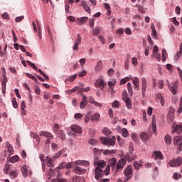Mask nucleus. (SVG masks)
Instances as JSON below:
<instances>
[{
    "mask_svg": "<svg viewBox=\"0 0 182 182\" xmlns=\"http://www.w3.org/2000/svg\"><path fill=\"white\" fill-rule=\"evenodd\" d=\"M116 163H117V161L115 158L109 160L108 165L105 171V176H109L110 173V167L112 171H115V173H117L119 170H123V168L126 166L127 161L126 159L124 158L119 159L117 164H116Z\"/></svg>",
    "mask_w": 182,
    "mask_h": 182,
    "instance_id": "f257e3e1",
    "label": "nucleus"
},
{
    "mask_svg": "<svg viewBox=\"0 0 182 182\" xmlns=\"http://www.w3.org/2000/svg\"><path fill=\"white\" fill-rule=\"evenodd\" d=\"M100 141L102 144L105 146H114L116 144V137L112 136V138L101 137Z\"/></svg>",
    "mask_w": 182,
    "mask_h": 182,
    "instance_id": "f03ea898",
    "label": "nucleus"
},
{
    "mask_svg": "<svg viewBox=\"0 0 182 182\" xmlns=\"http://www.w3.org/2000/svg\"><path fill=\"white\" fill-rule=\"evenodd\" d=\"M71 132H70V136H76V134H82V128L78 125L73 124L70 127Z\"/></svg>",
    "mask_w": 182,
    "mask_h": 182,
    "instance_id": "7ed1b4c3",
    "label": "nucleus"
},
{
    "mask_svg": "<svg viewBox=\"0 0 182 182\" xmlns=\"http://www.w3.org/2000/svg\"><path fill=\"white\" fill-rule=\"evenodd\" d=\"M168 164L171 167H180L182 164V157L178 156L176 159L171 160Z\"/></svg>",
    "mask_w": 182,
    "mask_h": 182,
    "instance_id": "20e7f679",
    "label": "nucleus"
},
{
    "mask_svg": "<svg viewBox=\"0 0 182 182\" xmlns=\"http://www.w3.org/2000/svg\"><path fill=\"white\" fill-rule=\"evenodd\" d=\"M40 136H42L43 137H46V144H49L52 139H53V135L46 131H41L40 132Z\"/></svg>",
    "mask_w": 182,
    "mask_h": 182,
    "instance_id": "39448f33",
    "label": "nucleus"
},
{
    "mask_svg": "<svg viewBox=\"0 0 182 182\" xmlns=\"http://www.w3.org/2000/svg\"><path fill=\"white\" fill-rule=\"evenodd\" d=\"M124 174L127 180H130L133 177V168L132 165L128 166L124 171Z\"/></svg>",
    "mask_w": 182,
    "mask_h": 182,
    "instance_id": "423d86ee",
    "label": "nucleus"
},
{
    "mask_svg": "<svg viewBox=\"0 0 182 182\" xmlns=\"http://www.w3.org/2000/svg\"><path fill=\"white\" fill-rule=\"evenodd\" d=\"M103 176H105V173H103V170L100 169L99 168H95V180L99 181V180H100V178H102V177H103Z\"/></svg>",
    "mask_w": 182,
    "mask_h": 182,
    "instance_id": "0eeeda50",
    "label": "nucleus"
},
{
    "mask_svg": "<svg viewBox=\"0 0 182 182\" xmlns=\"http://www.w3.org/2000/svg\"><path fill=\"white\" fill-rule=\"evenodd\" d=\"M95 86L96 87H100V90H104L105 87L107 86V84L102 79H98L95 82Z\"/></svg>",
    "mask_w": 182,
    "mask_h": 182,
    "instance_id": "6e6552de",
    "label": "nucleus"
},
{
    "mask_svg": "<svg viewBox=\"0 0 182 182\" xmlns=\"http://www.w3.org/2000/svg\"><path fill=\"white\" fill-rule=\"evenodd\" d=\"M147 89V80L145 77H142L141 79V92L142 95L144 96L146 95V90Z\"/></svg>",
    "mask_w": 182,
    "mask_h": 182,
    "instance_id": "1a4fd4ad",
    "label": "nucleus"
},
{
    "mask_svg": "<svg viewBox=\"0 0 182 182\" xmlns=\"http://www.w3.org/2000/svg\"><path fill=\"white\" fill-rule=\"evenodd\" d=\"M94 166H97V168H99L100 170H102V168H105V167H106V161H95Z\"/></svg>",
    "mask_w": 182,
    "mask_h": 182,
    "instance_id": "9d476101",
    "label": "nucleus"
},
{
    "mask_svg": "<svg viewBox=\"0 0 182 182\" xmlns=\"http://www.w3.org/2000/svg\"><path fill=\"white\" fill-rule=\"evenodd\" d=\"M166 85L167 86H168L169 90H171V93H173V95H176V93H177V86H171V85H170V82L168 81V80H166Z\"/></svg>",
    "mask_w": 182,
    "mask_h": 182,
    "instance_id": "9b49d317",
    "label": "nucleus"
},
{
    "mask_svg": "<svg viewBox=\"0 0 182 182\" xmlns=\"http://www.w3.org/2000/svg\"><path fill=\"white\" fill-rule=\"evenodd\" d=\"M74 171L75 173V174H85V173H86L87 170L85 169V168H82L79 166H76L75 168H74Z\"/></svg>",
    "mask_w": 182,
    "mask_h": 182,
    "instance_id": "f8f14e48",
    "label": "nucleus"
},
{
    "mask_svg": "<svg viewBox=\"0 0 182 182\" xmlns=\"http://www.w3.org/2000/svg\"><path fill=\"white\" fill-rule=\"evenodd\" d=\"M152 157L155 159V160H157V159L159 160H163V154H161L160 151H155L153 153Z\"/></svg>",
    "mask_w": 182,
    "mask_h": 182,
    "instance_id": "ddd939ff",
    "label": "nucleus"
},
{
    "mask_svg": "<svg viewBox=\"0 0 182 182\" xmlns=\"http://www.w3.org/2000/svg\"><path fill=\"white\" fill-rule=\"evenodd\" d=\"M82 6L85 9V12H87L88 14H90V7H89V4H87V2L86 1H81Z\"/></svg>",
    "mask_w": 182,
    "mask_h": 182,
    "instance_id": "4468645a",
    "label": "nucleus"
},
{
    "mask_svg": "<svg viewBox=\"0 0 182 182\" xmlns=\"http://www.w3.org/2000/svg\"><path fill=\"white\" fill-rule=\"evenodd\" d=\"M75 163V164H79L80 166H85V167H89L90 166V164L87 161L77 160Z\"/></svg>",
    "mask_w": 182,
    "mask_h": 182,
    "instance_id": "2eb2a0df",
    "label": "nucleus"
},
{
    "mask_svg": "<svg viewBox=\"0 0 182 182\" xmlns=\"http://www.w3.org/2000/svg\"><path fill=\"white\" fill-rule=\"evenodd\" d=\"M82 101L80 102V109H85V107H86V106L87 105V98L85 95H82Z\"/></svg>",
    "mask_w": 182,
    "mask_h": 182,
    "instance_id": "dca6fc26",
    "label": "nucleus"
},
{
    "mask_svg": "<svg viewBox=\"0 0 182 182\" xmlns=\"http://www.w3.org/2000/svg\"><path fill=\"white\" fill-rule=\"evenodd\" d=\"M173 132L178 134H182V125L177 124L175 127H173Z\"/></svg>",
    "mask_w": 182,
    "mask_h": 182,
    "instance_id": "f3484780",
    "label": "nucleus"
},
{
    "mask_svg": "<svg viewBox=\"0 0 182 182\" xmlns=\"http://www.w3.org/2000/svg\"><path fill=\"white\" fill-rule=\"evenodd\" d=\"M56 134L58 135V137H60L61 140H66V134H65L63 130H59L58 132H56Z\"/></svg>",
    "mask_w": 182,
    "mask_h": 182,
    "instance_id": "a211bd4d",
    "label": "nucleus"
},
{
    "mask_svg": "<svg viewBox=\"0 0 182 182\" xmlns=\"http://www.w3.org/2000/svg\"><path fill=\"white\" fill-rule=\"evenodd\" d=\"M4 79L1 80V86L3 88V90H6V82H8V79L6 78V75L5 73L3 75Z\"/></svg>",
    "mask_w": 182,
    "mask_h": 182,
    "instance_id": "6ab92c4d",
    "label": "nucleus"
},
{
    "mask_svg": "<svg viewBox=\"0 0 182 182\" xmlns=\"http://www.w3.org/2000/svg\"><path fill=\"white\" fill-rule=\"evenodd\" d=\"M87 17H82L80 18H77V23L78 25H83L84 23H86L87 22Z\"/></svg>",
    "mask_w": 182,
    "mask_h": 182,
    "instance_id": "aec40b11",
    "label": "nucleus"
},
{
    "mask_svg": "<svg viewBox=\"0 0 182 182\" xmlns=\"http://www.w3.org/2000/svg\"><path fill=\"white\" fill-rule=\"evenodd\" d=\"M164 141L167 146H170L171 144V136L169 134H166L164 136Z\"/></svg>",
    "mask_w": 182,
    "mask_h": 182,
    "instance_id": "412c9836",
    "label": "nucleus"
},
{
    "mask_svg": "<svg viewBox=\"0 0 182 182\" xmlns=\"http://www.w3.org/2000/svg\"><path fill=\"white\" fill-rule=\"evenodd\" d=\"M141 166H143V161H140L139 162L137 161H135L134 162V167L135 168V170H140V167H141Z\"/></svg>",
    "mask_w": 182,
    "mask_h": 182,
    "instance_id": "4be33fe9",
    "label": "nucleus"
},
{
    "mask_svg": "<svg viewBox=\"0 0 182 182\" xmlns=\"http://www.w3.org/2000/svg\"><path fill=\"white\" fill-rule=\"evenodd\" d=\"M100 119V114L99 113H96L91 116L90 120L91 122H99Z\"/></svg>",
    "mask_w": 182,
    "mask_h": 182,
    "instance_id": "5701e85b",
    "label": "nucleus"
},
{
    "mask_svg": "<svg viewBox=\"0 0 182 182\" xmlns=\"http://www.w3.org/2000/svg\"><path fill=\"white\" fill-rule=\"evenodd\" d=\"M73 162H68L67 164L63 162L59 166V168H65V166H66L67 168H72V164Z\"/></svg>",
    "mask_w": 182,
    "mask_h": 182,
    "instance_id": "b1692460",
    "label": "nucleus"
},
{
    "mask_svg": "<svg viewBox=\"0 0 182 182\" xmlns=\"http://www.w3.org/2000/svg\"><path fill=\"white\" fill-rule=\"evenodd\" d=\"M181 141H182V136H176L173 138V144H177L178 146Z\"/></svg>",
    "mask_w": 182,
    "mask_h": 182,
    "instance_id": "393cba45",
    "label": "nucleus"
},
{
    "mask_svg": "<svg viewBox=\"0 0 182 182\" xmlns=\"http://www.w3.org/2000/svg\"><path fill=\"white\" fill-rule=\"evenodd\" d=\"M124 102H125L126 107L127 109H132V100H130V98H124Z\"/></svg>",
    "mask_w": 182,
    "mask_h": 182,
    "instance_id": "a878e982",
    "label": "nucleus"
},
{
    "mask_svg": "<svg viewBox=\"0 0 182 182\" xmlns=\"http://www.w3.org/2000/svg\"><path fill=\"white\" fill-rule=\"evenodd\" d=\"M140 137L142 141H147L149 140V135L144 132L140 134Z\"/></svg>",
    "mask_w": 182,
    "mask_h": 182,
    "instance_id": "bb28decb",
    "label": "nucleus"
},
{
    "mask_svg": "<svg viewBox=\"0 0 182 182\" xmlns=\"http://www.w3.org/2000/svg\"><path fill=\"white\" fill-rule=\"evenodd\" d=\"M103 68L102 61H99L95 66V72H100Z\"/></svg>",
    "mask_w": 182,
    "mask_h": 182,
    "instance_id": "cd10ccee",
    "label": "nucleus"
},
{
    "mask_svg": "<svg viewBox=\"0 0 182 182\" xmlns=\"http://www.w3.org/2000/svg\"><path fill=\"white\" fill-rule=\"evenodd\" d=\"M133 151H134V149H133V146H129V153L128 154H127L125 156V159L127 160L130 161V156H132V154H133Z\"/></svg>",
    "mask_w": 182,
    "mask_h": 182,
    "instance_id": "c85d7f7f",
    "label": "nucleus"
},
{
    "mask_svg": "<svg viewBox=\"0 0 182 182\" xmlns=\"http://www.w3.org/2000/svg\"><path fill=\"white\" fill-rule=\"evenodd\" d=\"M26 108V104L25 101H23L21 105V113L22 114H26V112H25V109Z\"/></svg>",
    "mask_w": 182,
    "mask_h": 182,
    "instance_id": "c756f323",
    "label": "nucleus"
},
{
    "mask_svg": "<svg viewBox=\"0 0 182 182\" xmlns=\"http://www.w3.org/2000/svg\"><path fill=\"white\" fill-rule=\"evenodd\" d=\"M167 122L168 123H173V122H174V115L171 114H168Z\"/></svg>",
    "mask_w": 182,
    "mask_h": 182,
    "instance_id": "7c9ffc66",
    "label": "nucleus"
},
{
    "mask_svg": "<svg viewBox=\"0 0 182 182\" xmlns=\"http://www.w3.org/2000/svg\"><path fill=\"white\" fill-rule=\"evenodd\" d=\"M65 149H62L60 151H58L57 154H55L53 156V159H59V157H60V156H62V154H63V153H65Z\"/></svg>",
    "mask_w": 182,
    "mask_h": 182,
    "instance_id": "2f4dec72",
    "label": "nucleus"
},
{
    "mask_svg": "<svg viewBox=\"0 0 182 182\" xmlns=\"http://www.w3.org/2000/svg\"><path fill=\"white\" fill-rule=\"evenodd\" d=\"M166 59H167V52L166 51V49H162V61L166 62Z\"/></svg>",
    "mask_w": 182,
    "mask_h": 182,
    "instance_id": "473e14b6",
    "label": "nucleus"
},
{
    "mask_svg": "<svg viewBox=\"0 0 182 182\" xmlns=\"http://www.w3.org/2000/svg\"><path fill=\"white\" fill-rule=\"evenodd\" d=\"M157 99H159V100H161V106H164V97H163V95H161V94H158L156 95Z\"/></svg>",
    "mask_w": 182,
    "mask_h": 182,
    "instance_id": "72a5a7b5",
    "label": "nucleus"
},
{
    "mask_svg": "<svg viewBox=\"0 0 182 182\" xmlns=\"http://www.w3.org/2000/svg\"><path fill=\"white\" fill-rule=\"evenodd\" d=\"M9 174L11 178H16V177H18V172H16V171H12L9 173Z\"/></svg>",
    "mask_w": 182,
    "mask_h": 182,
    "instance_id": "f704fd0d",
    "label": "nucleus"
},
{
    "mask_svg": "<svg viewBox=\"0 0 182 182\" xmlns=\"http://www.w3.org/2000/svg\"><path fill=\"white\" fill-rule=\"evenodd\" d=\"M26 75L30 79H32V80H33V82H35L36 83H38V79H36L35 76L32 75V74H29L28 73H26Z\"/></svg>",
    "mask_w": 182,
    "mask_h": 182,
    "instance_id": "c9c22d12",
    "label": "nucleus"
},
{
    "mask_svg": "<svg viewBox=\"0 0 182 182\" xmlns=\"http://www.w3.org/2000/svg\"><path fill=\"white\" fill-rule=\"evenodd\" d=\"M134 86L136 89H139V78L135 77L133 80Z\"/></svg>",
    "mask_w": 182,
    "mask_h": 182,
    "instance_id": "e433bc0d",
    "label": "nucleus"
},
{
    "mask_svg": "<svg viewBox=\"0 0 182 182\" xmlns=\"http://www.w3.org/2000/svg\"><path fill=\"white\" fill-rule=\"evenodd\" d=\"M45 156H43V154H40L39 156V159L41 160V163H42V166H43V170H45V159H43Z\"/></svg>",
    "mask_w": 182,
    "mask_h": 182,
    "instance_id": "4c0bfd02",
    "label": "nucleus"
},
{
    "mask_svg": "<svg viewBox=\"0 0 182 182\" xmlns=\"http://www.w3.org/2000/svg\"><path fill=\"white\" fill-rule=\"evenodd\" d=\"M75 43H77L78 45H80V43H82V37L80 36V34L77 35V38L75 41Z\"/></svg>",
    "mask_w": 182,
    "mask_h": 182,
    "instance_id": "58836bf2",
    "label": "nucleus"
},
{
    "mask_svg": "<svg viewBox=\"0 0 182 182\" xmlns=\"http://www.w3.org/2000/svg\"><path fill=\"white\" fill-rule=\"evenodd\" d=\"M127 89L129 95H133V87H132V83H127Z\"/></svg>",
    "mask_w": 182,
    "mask_h": 182,
    "instance_id": "ea45409f",
    "label": "nucleus"
},
{
    "mask_svg": "<svg viewBox=\"0 0 182 182\" xmlns=\"http://www.w3.org/2000/svg\"><path fill=\"white\" fill-rule=\"evenodd\" d=\"M152 130L154 133H157V127L156 125V121L152 119Z\"/></svg>",
    "mask_w": 182,
    "mask_h": 182,
    "instance_id": "a19ab883",
    "label": "nucleus"
},
{
    "mask_svg": "<svg viewBox=\"0 0 182 182\" xmlns=\"http://www.w3.org/2000/svg\"><path fill=\"white\" fill-rule=\"evenodd\" d=\"M18 160H19V156H18V155H16L11 158H10L11 163H16V161H18Z\"/></svg>",
    "mask_w": 182,
    "mask_h": 182,
    "instance_id": "79ce46f5",
    "label": "nucleus"
},
{
    "mask_svg": "<svg viewBox=\"0 0 182 182\" xmlns=\"http://www.w3.org/2000/svg\"><path fill=\"white\" fill-rule=\"evenodd\" d=\"M89 144H91V146H97V141L94 139H91L88 141Z\"/></svg>",
    "mask_w": 182,
    "mask_h": 182,
    "instance_id": "37998d69",
    "label": "nucleus"
},
{
    "mask_svg": "<svg viewBox=\"0 0 182 182\" xmlns=\"http://www.w3.org/2000/svg\"><path fill=\"white\" fill-rule=\"evenodd\" d=\"M181 56H182V50H179V51L176 53V55L174 57L175 60H178V58Z\"/></svg>",
    "mask_w": 182,
    "mask_h": 182,
    "instance_id": "c03bdc74",
    "label": "nucleus"
},
{
    "mask_svg": "<svg viewBox=\"0 0 182 182\" xmlns=\"http://www.w3.org/2000/svg\"><path fill=\"white\" fill-rule=\"evenodd\" d=\"M47 165H48V167H51V168L55 167V165L53 164V161L52 160V159H48Z\"/></svg>",
    "mask_w": 182,
    "mask_h": 182,
    "instance_id": "a18cd8bd",
    "label": "nucleus"
},
{
    "mask_svg": "<svg viewBox=\"0 0 182 182\" xmlns=\"http://www.w3.org/2000/svg\"><path fill=\"white\" fill-rule=\"evenodd\" d=\"M116 80H113V81L108 82V86L112 89L114 86H116Z\"/></svg>",
    "mask_w": 182,
    "mask_h": 182,
    "instance_id": "49530a36",
    "label": "nucleus"
},
{
    "mask_svg": "<svg viewBox=\"0 0 182 182\" xmlns=\"http://www.w3.org/2000/svg\"><path fill=\"white\" fill-rule=\"evenodd\" d=\"M129 80H130V78H129V77H127L125 78H123L122 80H121L120 81V85H126V83H127V82H129Z\"/></svg>",
    "mask_w": 182,
    "mask_h": 182,
    "instance_id": "de8ad7c7",
    "label": "nucleus"
},
{
    "mask_svg": "<svg viewBox=\"0 0 182 182\" xmlns=\"http://www.w3.org/2000/svg\"><path fill=\"white\" fill-rule=\"evenodd\" d=\"M102 132L104 134H105L106 136H110V134L112 133V132L109 130V128H106V127L103 129Z\"/></svg>",
    "mask_w": 182,
    "mask_h": 182,
    "instance_id": "09e8293b",
    "label": "nucleus"
},
{
    "mask_svg": "<svg viewBox=\"0 0 182 182\" xmlns=\"http://www.w3.org/2000/svg\"><path fill=\"white\" fill-rule=\"evenodd\" d=\"M99 33H100V28L97 27L93 30L92 34L96 36V35H99Z\"/></svg>",
    "mask_w": 182,
    "mask_h": 182,
    "instance_id": "8fccbe9b",
    "label": "nucleus"
},
{
    "mask_svg": "<svg viewBox=\"0 0 182 182\" xmlns=\"http://www.w3.org/2000/svg\"><path fill=\"white\" fill-rule=\"evenodd\" d=\"M12 105L14 109H18V102H16V98H12Z\"/></svg>",
    "mask_w": 182,
    "mask_h": 182,
    "instance_id": "3c124183",
    "label": "nucleus"
},
{
    "mask_svg": "<svg viewBox=\"0 0 182 182\" xmlns=\"http://www.w3.org/2000/svg\"><path fill=\"white\" fill-rule=\"evenodd\" d=\"M28 65L32 68V69H35V70H38V68H36V65L35 64L29 60L27 61Z\"/></svg>",
    "mask_w": 182,
    "mask_h": 182,
    "instance_id": "603ef678",
    "label": "nucleus"
},
{
    "mask_svg": "<svg viewBox=\"0 0 182 182\" xmlns=\"http://www.w3.org/2000/svg\"><path fill=\"white\" fill-rule=\"evenodd\" d=\"M122 134L123 137H127V136H129V132H127V129L124 128L122 129Z\"/></svg>",
    "mask_w": 182,
    "mask_h": 182,
    "instance_id": "864d4df0",
    "label": "nucleus"
},
{
    "mask_svg": "<svg viewBox=\"0 0 182 182\" xmlns=\"http://www.w3.org/2000/svg\"><path fill=\"white\" fill-rule=\"evenodd\" d=\"M120 106V102L119 101L115 100L112 104V107H119Z\"/></svg>",
    "mask_w": 182,
    "mask_h": 182,
    "instance_id": "5fc2aeb1",
    "label": "nucleus"
},
{
    "mask_svg": "<svg viewBox=\"0 0 182 182\" xmlns=\"http://www.w3.org/2000/svg\"><path fill=\"white\" fill-rule=\"evenodd\" d=\"M87 72L86 70H82L78 73V76L80 77H83V76H86Z\"/></svg>",
    "mask_w": 182,
    "mask_h": 182,
    "instance_id": "6e6d98bb",
    "label": "nucleus"
},
{
    "mask_svg": "<svg viewBox=\"0 0 182 182\" xmlns=\"http://www.w3.org/2000/svg\"><path fill=\"white\" fill-rule=\"evenodd\" d=\"M8 152L10 153L11 154H14V147H12V145H8Z\"/></svg>",
    "mask_w": 182,
    "mask_h": 182,
    "instance_id": "4d7b16f0",
    "label": "nucleus"
},
{
    "mask_svg": "<svg viewBox=\"0 0 182 182\" xmlns=\"http://www.w3.org/2000/svg\"><path fill=\"white\" fill-rule=\"evenodd\" d=\"M34 91L36 95H41V88H39V86L36 85L34 88Z\"/></svg>",
    "mask_w": 182,
    "mask_h": 182,
    "instance_id": "13d9d810",
    "label": "nucleus"
},
{
    "mask_svg": "<svg viewBox=\"0 0 182 182\" xmlns=\"http://www.w3.org/2000/svg\"><path fill=\"white\" fill-rule=\"evenodd\" d=\"M173 177L174 180H178V178H181V175L178 173H174Z\"/></svg>",
    "mask_w": 182,
    "mask_h": 182,
    "instance_id": "bf43d9fd",
    "label": "nucleus"
},
{
    "mask_svg": "<svg viewBox=\"0 0 182 182\" xmlns=\"http://www.w3.org/2000/svg\"><path fill=\"white\" fill-rule=\"evenodd\" d=\"M9 168H10L9 165L6 164L5 165V168H4V171L6 174H9Z\"/></svg>",
    "mask_w": 182,
    "mask_h": 182,
    "instance_id": "052dcab7",
    "label": "nucleus"
},
{
    "mask_svg": "<svg viewBox=\"0 0 182 182\" xmlns=\"http://www.w3.org/2000/svg\"><path fill=\"white\" fill-rule=\"evenodd\" d=\"M124 99H129V97H127V91L124 90L122 92V100H124Z\"/></svg>",
    "mask_w": 182,
    "mask_h": 182,
    "instance_id": "680f3d73",
    "label": "nucleus"
},
{
    "mask_svg": "<svg viewBox=\"0 0 182 182\" xmlns=\"http://www.w3.org/2000/svg\"><path fill=\"white\" fill-rule=\"evenodd\" d=\"M58 131H59V124H55L53 132L54 133H58Z\"/></svg>",
    "mask_w": 182,
    "mask_h": 182,
    "instance_id": "e2e57ef3",
    "label": "nucleus"
},
{
    "mask_svg": "<svg viewBox=\"0 0 182 182\" xmlns=\"http://www.w3.org/2000/svg\"><path fill=\"white\" fill-rule=\"evenodd\" d=\"M132 63L134 64V66L137 65V63H138V62H137V58L133 57V58H132Z\"/></svg>",
    "mask_w": 182,
    "mask_h": 182,
    "instance_id": "0e129e2a",
    "label": "nucleus"
},
{
    "mask_svg": "<svg viewBox=\"0 0 182 182\" xmlns=\"http://www.w3.org/2000/svg\"><path fill=\"white\" fill-rule=\"evenodd\" d=\"M51 148L53 149V150H58L59 146L55 143H53L51 145Z\"/></svg>",
    "mask_w": 182,
    "mask_h": 182,
    "instance_id": "69168bd1",
    "label": "nucleus"
},
{
    "mask_svg": "<svg viewBox=\"0 0 182 182\" xmlns=\"http://www.w3.org/2000/svg\"><path fill=\"white\" fill-rule=\"evenodd\" d=\"M23 18H24L23 16L16 17L15 18V21L16 22H21L23 19Z\"/></svg>",
    "mask_w": 182,
    "mask_h": 182,
    "instance_id": "338daca9",
    "label": "nucleus"
},
{
    "mask_svg": "<svg viewBox=\"0 0 182 182\" xmlns=\"http://www.w3.org/2000/svg\"><path fill=\"white\" fill-rule=\"evenodd\" d=\"M177 149H178L179 151H182V141H181V143H179V144L178 145Z\"/></svg>",
    "mask_w": 182,
    "mask_h": 182,
    "instance_id": "774afa93",
    "label": "nucleus"
}]
</instances>
